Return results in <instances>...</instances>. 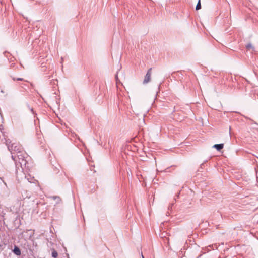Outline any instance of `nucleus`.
I'll list each match as a JSON object with an SVG mask.
<instances>
[{"mask_svg": "<svg viewBox=\"0 0 258 258\" xmlns=\"http://www.w3.org/2000/svg\"><path fill=\"white\" fill-rule=\"evenodd\" d=\"M151 76V69L148 70L145 77L144 80L143 81L144 84H146L148 83L150 81Z\"/></svg>", "mask_w": 258, "mask_h": 258, "instance_id": "f03ea898", "label": "nucleus"}, {"mask_svg": "<svg viewBox=\"0 0 258 258\" xmlns=\"http://www.w3.org/2000/svg\"><path fill=\"white\" fill-rule=\"evenodd\" d=\"M201 8V5L200 3V0H199V2L196 6V9L198 10Z\"/></svg>", "mask_w": 258, "mask_h": 258, "instance_id": "39448f33", "label": "nucleus"}, {"mask_svg": "<svg viewBox=\"0 0 258 258\" xmlns=\"http://www.w3.org/2000/svg\"><path fill=\"white\" fill-rule=\"evenodd\" d=\"M246 47L247 48H251L252 47V45L251 44H249L247 45Z\"/></svg>", "mask_w": 258, "mask_h": 258, "instance_id": "6e6552de", "label": "nucleus"}, {"mask_svg": "<svg viewBox=\"0 0 258 258\" xmlns=\"http://www.w3.org/2000/svg\"><path fill=\"white\" fill-rule=\"evenodd\" d=\"M52 256L54 258H56L58 256L57 252L55 250L53 251L52 252Z\"/></svg>", "mask_w": 258, "mask_h": 258, "instance_id": "423d86ee", "label": "nucleus"}, {"mask_svg": "<svg viewBox=\"0 0 258 258\" xmlns=\"http://www.w3.org/2000/svg\"><path fill=\"white\" fill-rule=\"evenodd\" d=\"M13 252L16 255H17L18 256L21 255L20 249L16 246H15V247L13 249Z\"/></svg>", "mask_w": 258, "mask_h": 258, "instance_id": "20e7f679", "label": "nucleus"}, {"mask_svg": "<svg viewBox=\"0 0 258 258\" xmlns=\"http://www.w3.org/2000/svg\"><path fill=\"white\" fill-rule=\"evenodd\" d=\"M116 81H117L118 77H117V75H116Z\"/></svg>", "mask_w": 258, "mask_h": 258, "instance_id": "1a4fd4ad", "label": "nucleus"}, {"mask_svg": "<svg viewBox=\"0 0 258 258\" xmlns=\"http://www.w3.org/2000/svg\"><path fill=\"white\" fill-rule=\"evenodd\" d=\"M31 111L32 112H33V109H32H32H31Z\"/></svg>", "mask_w": 258, "mask_h": 258, "instance_id": "9d476101", "label": "nucleus"}, {"mask_svg": "<svg viewBox=\"0 0 258 258\" xmlns=\"http://www.w3.org/2000/svg\"><path fill=\"white\" fill-rule=\"evenodd\" d=\"M223 144H215L213 146V147L216 148L218 151L221 150L222 149H223Z\"/></svg>", "mask_w": 258, "mask_h": 258, "instance_id": "7ed1b4c3", "label": "nucleus"}, {"mask_svg": "<svg viewBox=\"0 0 258 258\" xmlns=\"http://www.w3.org/2000/svg\"><path fill=\"white\" fill-rule=\"evenodd\" d=\"M12 148L14 150V152H16V155H12V157L13 158L14 156L16 158V157H18L19 159V162L22 165V164H26V160L24 159L25 158L24 156L22 155V154L21 153V150L22 149L20 148V146H17L16 145H15L14 144L12 146ZM12 154H15V153H12Z\"/></svg>", "mask_w": 258, "mask_h": 258, "instance_id": "f257e3e1", "label": "nucleus"}, {"mask_svg": "<svg viewBox=\"0 0 258 258\" xmlns=\"http://www.w3.org/2000/svg\"><path fill=\"white\" fill-rule=\"evenodd\" d=\"M54 198H56V199L58 198V199H59V198H57V197H54Z\"/></svg>", "mask_w": 258, "mask_h": 258, "instance_id": "f8f14e48", "label": "nucleus"}, {"mask_svg": "<svg viewBox=\"0 0 258 258\" xmlns=\"http://www.w3.org/2000/svg\"><path fill=\"white\" fill-rule=\"evenodd\" d=\"M13 80H17V81H23L24 79L23 78H13Z\"/></svg>", "mask_w": 258, "mask_h": 258, "instance_id": "0eeeda50", "label": "nucleus"}, {"mask_svg": "<svg viewBox=\"0 0 258 258\" xmlns=\"http://www.w3.org/2000/svg\"><path fill=\"white\" fill-rule=\"evenodd\" d=\"M142 258H144V256L143 255V254L142 255Z\"/></svg>", "mask_w": 258, "mask_h": 258, "instance_id": "9b49d317", "label": "nucleus"}]
</instances>
